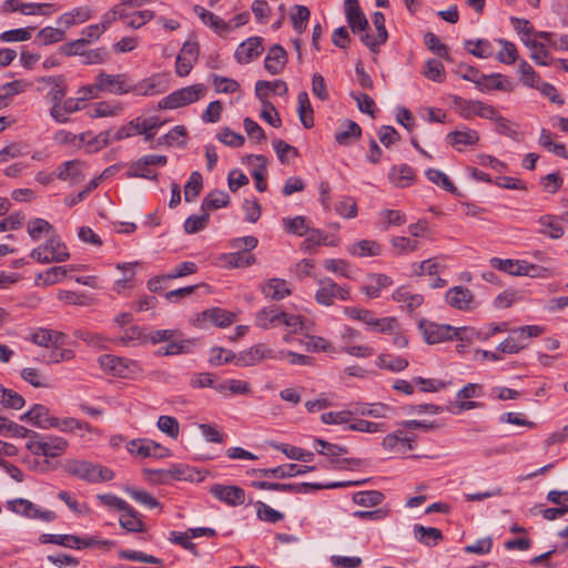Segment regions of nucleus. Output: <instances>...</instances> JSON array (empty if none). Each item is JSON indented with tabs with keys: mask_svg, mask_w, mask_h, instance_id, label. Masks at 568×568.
I'll list each match as a JSON object with an SVG mask.
<instances>
[{
	"mask_svg": "<svg viewBox=\"0 0 568 568\" xmlns=\"http://www.w3.org/2000/svg\"><path fill=\"white\" fill-rule=\"evenodd\" d=\"M367 481H368V479L334 481V483H329V484H320V483L281 484V483H272V481H267V480H254V481H252L251 485L254 488L263 489V490H274V491H282V493H290V494H307L312 490L361 486Z\"/></svg>",
	"mask_w": 568,
	"mask_h": 568,
	"instance_id": "obj_1",
	"label": "nucleus"
},
{
	"mask_svg": "<svg viewBox=\"0 0 568 568\" xmlns=\"http://www.w3.org/2000/svg\"><path fill=\"white\" fill-rule=\"evenodd\" d=\"M65 470L71 476L89 483L109 481L114 478V471L110 468L87 460H69Z\"/></svg>",
	"mask_w": 568,
	"mask_h": 568,
	"instance_id": "obj_2",
	"label": "nucleus"
},
{
	"mask_svg": "<svg viewBox=\"0 0 568 568\" xmlns=\"http://www.w3.org/2000/svg\"><path fill=\"white\" fill-rule=\"evenodd\" d=\"M68 447V442L60 436L42 435L37 432L27 440V448L34 455L45 457L61 456Z\"/></svg>",
	"mask_w": 568,
	"mask_h": 568,
	"instance_id": "obj_3",
	"label": "nucleus"
},
{
	"mask_svg": "<svg viewBox=\"0 0 568 568\" xmlns=\"http://www.w3.org/2000/svg\"><path fill=\"white\" fill-rule=\"evenodd\" d=\"M30 256L39 263L49 264L64 262L69 260L70 254L61 239L52 234L44 244L33 248Z\"/></svg>",
	"mask_w": 568,
	"mask_h": 568,
	"instance_id": "obj_4",
	"label": "nucleus"
},
{
	"mask_svg": "<svg viewBox=\"0 0 568 568\" xmlns=\"http://www.w3.org/2000/svg\"><path fill=\"white\" fill-rule=\"evenodd\" d=\"M99 364L103 371L120 378H131L141 372L136 361L111 354L100 356Z\"/></svg>",
	"mask_w": 568,
	"mask_h": 568,
	"instance_id": "obj_5",
	"label": "nucleus"
},
{
	"mask_svg": "<svg viewBox=\"0 0 568 568\" xmlns=\"http://www.w3.org/2000/svg\"><path fill=\"white\" fill-rule=\"evenodd\" d=\"M205 92L206 88L203 84H193L190 87H185L163 98L159 102L158 108L160 110H165L184 106L196 102L201 97L205 94Z\"/></svg>",
	"mask_w": 568,
	"mask_h": 568,
	"instance_id": "obj_6",
	"label": "nucleus"
},
{
	"mask_svg": "<svg viewBox=\"0 0 568 568\" xmlns=\"http://www.w3.org/2000/svg\"><path fill=\"white\" fill-rule=\"evenodd\" d=\"M349 291L345 286H339L329 277L318 280V288L315 293V301L325 306H331L334 300H349Z\"/></svg>",
	"mask_w": 568,
	"mask_h": 568,
	"instance_id": "obj_7",
	"label": "nucleus"
},
{
	"mask_svg": "<svg viewBox=\"0 0 568 568\" xmlns=\"http://www.w3.org/2000/svg\"><path fill=\"white\" fill-rule=\"evenodd\" d=\"M418 327L427 344L452 341L454 339V335L457 334L454 326L448 324H437L427 320H420Z\"/></svg>",
	"mask_w": 568,
	"mask_h": 568,
	"instance_id": "obj_8",
	"label": "nucleus"
},
{
	"mask_svg": "<svg viewBox=\"0 0 568 568\" xmlns=\"http://www.w3.org/2000/svg\"><path fill=\"white\" fill-rule=\"evenodd\" d=\"M126 448L130 454L138 455L143 458L153 457L160 459L171 455L168 448L149 438L133 439L128 443Z\"/></svg>",
	"mask_w": 568,
	"mask_h": 568,
	"instance_id": "obj_9",
	"label": "nucleus"
},
{
	"mask_svg": "<svg viewBox=\"0 0 568 568\" xmlns=\"http://www.w3.org/2000/svg\"><path fill=\"white\" fill-rule=\"evenodd\" d=\"M7 506L11 511L20 514L29 519H39L41 521L49 523L57 518V515L53 511L40 510L33 503L23 498L9 500Z\"/></svg>",
	"mask_w": 568,
	"mask_h": 568,
	"instance_id": "obj_10",
	"label": "nucleus"
},
{
	"mask_svg": "<svg viewBox=\"0 0 568 568\" xmlns=\"http://www.w3.org/2000/svg\"><path fill=\"white\" fill-rule=\"evenodd\" d=\"M315 466L284 464L274 468H257L250 471L251 475L260 477H274V478H290L297 475H304L308 471L315 470Z\"/></svg>",
	"mask_w": 568,
	"mask_h": 568,
	"instance_id": "obj_11",
	"label": "nucleus"
},
{
	"mask_svg": "<svg viewBox=\"0 0 568 568\" xmlns=\"http://www.w3.org/2000/svg\"><path fill=\"white\" fill-rule=\"evenodd\" d=\"M95 89L113 94H124L133 91L125 74H106L101 71L97 75Z\"/></svg>",
	"mask_w": 568,
	"mask_h": 568,
	"instance_id": "obj_12",
	"label": "nucleus"
},
{
	"mask_svg": "<svg viewBox=\"0 0 568 568\" xmlns=\"http://www.w3.org/2000/svg\"><path fill=\"white\" fill-rule=\"evenodd\" d=\"M266 358L277 359L281 358V356H278L273 349L266 347L264 344H256L248 349L236 354L235 365L241 367L254 366Z\"/></svg>",
	"mask_w": 568,
	"mask_h": 568,
	"instance_id": "obj_13",
	"label": "nucleus"
},
{
	"mask_svg": "<svg viewBox=\"0 0 568 568\" xmlns=\"http://www.w3.org/2000/svg\"><path fill=\"white\" fill-rule=\"evenodd\" d=\"M210 494L232 507L241 506L245 503V491L240 486L214 484L210 487Z\"/></svg>",
	"mask_w": 568,
	"mask_h": 568,
	"instance_id": "obj_14",
	"label": "nucleus"
},
{
	"mask_svg": "<svg viewBox=\"0 0 568 568\" xmlns=\"http://www.w3.org/2000/svg\"><path fill=\"white\" fill-rule=\"evenodd\" d=\"M373 23L376 28L377 36L365 32L361 34V41L374 53L379 49V45L385 43L388 39V33L385 27V16L383 12L376 11L373 14Z\"/></svg>",
	"mask_w": 568,
	"mask_h": 568,
	"instance_id": "obj_15",
	"label": "nucleus"
},
{
	"mask_svg": "<svg viewBox=\"0 0 568 568\" xmlns=\"http://www.w3.org/2000/svg\"><path fill=\"white\" fill-rule=\"evenodd\" d=\"M263 50V39L261 37H251L237 47L234 58L240 64H247L260 57Z\"/></svg>",
	"mask_w": 568,
	"mask_h": 568,
	"instance_id": "obj_16",
	"label": "nucleus"
},
{
	"mask_svg": "<svg viewBox=\"0 0 568 568\" xmlns=\"http://www.w3.org/2000/svg\"><path fill=\"white\" fill-rule=\"evenodd\" d=\"M345 14L346 20L352 29V31L355 32H362L365 33L368 29L369 24L368 21L363 13L358 1L357 0H345Z\"/></svg>",
	"mask_w": 568,
	"mask_h": 568,
	"instance_id": "obj_17",
	"label": "nucleus"
},
{
	"mask_svg": "<svg viewBox=\"0 0 568 568\" xmlns=\"http://www.w3.org/2000/svg\"><path fill=\"white\" fill-rule=\"evenodd\" d=\"M20 419L27 420L39 428L49 429L52 428L53 420H55L57 417L51 416L49 408L44 405L36 404L30 410L24 413Z\"/></svg>",
	"mask_w": 568,
	"mask_h": 568,
	"instance_id": "obj_18",
	"label": "nucleus"
},
{
	"mask_svg": "<svg viewBox=\"0 0 568 568\" xmlns=\"http://www.w3.org/2000/svg\"><path fill=\"white\" fill-rule=\"evenodd\" d=\"M489 264L493 268L505 272L513 276H521L523 274H528L529 270L532 267L530 263L520 260H511V258H499L493 257L489 261Z\"/></svg>",
	"mask_w": 568,
	"mask_h": 568,
	"instance_id": "obj_19",
	"label": "nucleus"
},
{
	"mask_svg": "<svg viewBox=\"0 0 568 568\" xmlns=\"http://www.w3.org/2000/svg\"><path fill=\"white\" fill-rule=\"evenodd\" d=\"M67 335L59 331L38 328L32 335L31 341L42 347L58 348L65 342Z\"/></svg>",
	"mask_w": 568,
	"mask_h": 568,
	"instance_id": "obj_20",
	"label": "nucleus"
},
{
	"mask_svg": "<svg viewBox=\"0 0 568 568\" xmlns=\"http://www.w3.org/2000/svg\"><path fill=\"white\" fill-rule=\"evenodd\" d=\"M445 298L452 307L459 311H468L474 301V294L467 287L454 286L447 291Z\"/></svg>",
	"mask_w": 568,
	"mask_h": 568,
	"instance_id": "obj_21",
	"label": "nucleus"
},
{
	"mask_svg": "<svg viewBox=\"0 0 568 568\" xmlns=\"http://www.w3.org/2000/svg\"><path fill=\"white\" fill-rule=\"evenodd\" d=\"M287 62V53L281 44H274L270 48L265 60L264 68L272 75L280 74Z\"/></svg>",
	"mask_w": 568,
	"mask_h": 568,
	"instance_id": "obj_22",
	"label": "nucleus"
},
{
	"mask_svg": "<svg viewBox=\"0 0 568 568\" xmlns=\"http://www.w3.org/2000/svg\"><path fill=\"white\" fill-rule=\"evenodd\" d=\"M261 288L265 297L274 301H281L292 294L290 284L285 280L277 277L268 280Z\"/></svg>",
	"mask_w": 568,
	"mask_h": 568,
	"instance_id": "obj_23",
	"label": "nucleus"
},
{
	"mask_svg": "<svg viewBox=\"0 0 568 568\" xmlns=\"http://www.w3.org/2000/svg\"><path fill=\"white\" fill-rule=\"evenodd\" d=\"M119 524L129 532H143L146 530L145 524L141 519V515L130 505L119 517Z\"/></svg>",
	"mask_w": 568,
	"mask_h": 568,
	"instance_id": "obj_24",
	"label": "nucleus"
},
{
	"mask_svg": "<svg viewBox=\"0 0 568 568\" xmlns=\"http://www.w3.org/2000/svg\"><path fill=\"white\" fill-rule=\"evenodd\" d=\"M362 136V128L353 120L346 119L342 130L335 133V141L343 146L352 144Z\"/></svg>",
	"mask_w": 568,
	"mask_h": 568,
	"instance_id": "obj_25",
	"label": "nucleus"
},
{
	"mask_svg": "<svg viewBox=\"0 0 568 568\" xmlns=\"http://www.w3.org/2000/svg\"><path fill=\"white\" fill-rule=\"evenodd\" d=\"M477 89L480 91L501 90L510 91L511 85L509 80L500 73H493L489 75L481 74L477 82Z\"/></svg>",
	"mask_w": 568,
	"mask_h": 568,
	"instance_id": "obj_26",
	"label": "nucleus"
},
{
	"mask_svg": "<svg viewBox=\"0 0 568 568\" xmlns=\"http://www.w3.org/2000/svg\"><path fill=\"white\" fill-rule=\"evenodd\" d=\"M565 216H556V215H544L539 217L538 223L540 224L539 233L547 235L551 239H560L564 235V229L560 225V221L564 220Z\"/></svg>",
	"mask_w": 568,
	"mask_h": 568,
	"instance_id": "obj_27",
	"label": "nucleus"
},
{
	"mask_svg": "<svg viewBox=\"0 0 568 568\" xmlns=\"http://www.w3.org/2000/svg\"><path fill=\"white\" fill-rule=\"evenodd\" d=\"M82 163L78 160L67 161L59 166L58 179L78 183L84 179Z\"/></svg>",
	"mask_w": 568,
	"mask_h": 568,
	"instance_id": "obj_28",
	"label": "nucleus"
},
{
	"mask_svg": "<svg viewBox=\"0 0 568 568\" xmlns=\"http://www.w3.org/2000/svg\"><path fill=\"white\" fill-rule=\"evenodd\" d=\"M389 180L397 187H406L415 180V172L407 164L394 165L389 171Z\"/></svg>",
	"mask_w": 568,
	"mask_h": 568,
	"instance_id": "obj_29",
	"label": "nucleus"
},
{
	"mask_svg": "<svg viewBox=\"0 0 568 568\" xmlns=\"http://www.w3.org/2000/svg\"><path fill=\"white\" fill-rule=\"evenodd\" d=\"M393 300L397 303H402L408 312H413L417 307H419L423 302L424 297L420 294H413L406 287H399L397 288L393 295Z\"/></svg>",
	"mask_w": 568,
	"mask_h": 568,
	"instance_id": "obj_30",
	"label": "nucleus"
},
{
	"mask_svg": "<svg viewBox=\"0 0 568 568\" xmlns=\"http://www.w3.org/2000/svg\"><path fill=\"white\" fill-rule=\"evenodd\" d=\"M194 12L199 16L203 23L212 28L217 33L227 32L231 29L229 23H226L213 12L204 9L203 7L195 6Z\"/></svg>",
	"mask_w": 568,
	"mask_h": 568,
	"instance_id": "obj_31",
	"label": "nucleus"
},
{
	"mask_svg": "<svg viewBox=\"0 0 568 568\" xmlns=\"http://www.w3.org/2000/svg\"><path fill=\"white\" fill-rule=\"evenodd\" d=\"M414 536L426 546H436L443 539V534L438 528L425 527L419 524L414 526Z\"/></svg>",
	"mask_w": 568,
	"mask_h": 568,
	"instance_id": "obj_32",
	"label": "nucleus"
},
{
	"mask_svg": "<svg viewBox=\"0 0 568 568\" xmlns=\"http://www.w3.org/2000/svg\"><path fill=\"white\" fill-rule=\"evenodd\" d=\"M92 16V11L88 7L75 8L69 12L63 13L58 23L63 24L67 29L88 21Z\"/></svg>",
	"mask_w": 568,
	"mask_h": 568,
	"instance_id": "obj_33",
	"label": "nucleus"
},
{
	"mask_svg": "<svg viewBox=\"0 0 568 568\" xmlns=\"http://www.w3.org/2000/svg\"><path fill=\"white\" fill-rule=\"evenodd\" d=\"M229 203L230 195L225 191L213 190L203 199L201 210L205 212L217 210L227 206Z\"/></svg>",
	"mask_w": 568,
	"mask_h": 568,
	"instance_id": "obj_34",
	"label": "nucleus"
},
{
	"mask_svg": "<svg viewBox=\"0 0 568 568\" xmlns=\"http://www.w3.org/2000/svg\"><path fill=\"white\" fill-rule=\"evenodd\" d=\"M203 321H210L212 324L226 327L234 321V314L222 310L220 307H213L202 313Z\"/></svg>",
	"mask_w": 568,
	"mask_h": 568,
	"instance_id": "obj_35",
	"label": "nucleus"
},
{
	"mask_svg": "<svg viewBox=\"0 0 568 568\" xmlns=\"http://www.w3.org/2000/svg\"><path fill=\"white\" fill-rule=\"evenodd\" d=\"M52 425H53L52 428H58L61 432H65V433H72V432L79 430L81 433V435L85 432L90 433L92 430V427L90 424H88L87 422L73 418V417H68V418H63V419H60L57 417V419L53 420Z\"/></svg>",
	"mask_w": 568,
	"mask_h": 568,
	"instance_id": "obj_36",
	"label": "nucleus"
},
{
	"mask_svg": "<svg viewBox=\"0 0 568 568\" xmlns=\"http://www.w3.org/2000/svg\"><path fill=\"white\" fill-rule=\"evenodd\" d=\"M214 389L223 395H244L250 393V384L240 379H226L217 383Z\"/></svg>",
	"mask_w": 568,
	"mask_h": 568,
	"instance_id": "obj_37",
	"label": "nucleus"
},
{
	"mask_svg": "<svg viewBox=\"0 0 568 568\" xmlns=\"http://www.w3.org/2000/svg\"><path fill=\"white\" fill-rule=\"evenodd\" d=\"M298 108L297 112L300 120L304 128L311 129L314 126L313 109L308 99V94L305 91H301L297 95Z\"/></svg>",
	"mask_w": 568,
	"mask_h": 568,
	"instance_id": "obj_38",
	"label": "nucleus"
},
{
	"mask_svg": "<svg viewBox=\"0 0 568 568\" xmlns=\"http://www.w3.org/2000/svg\"><path fill=\"white\" fill-rule=\"evenodd\" d=\"M427 179L444 189L445 191L456 195V196H463L462 192L457 190V187L454 185V183L450 181V179L442 171L436 169H428L425 172Z\"/></svg>",
	"mask_w": 568,
	"mask_h": 568,
	"instance_id": "obj_39",
	"label": "nucleus"
},
{
	"mask_svg": "<svg viewBox=\"0 0 568 568\" xmlns=\"http://www.w3.org/2000/svg\"><path fill=\"white\" fill-rule=\"evenodd\" d=\"M368 280L372 284L366 285L363 290L371 298L378 297L382 288H386L393 284V280L385 274H369Z\"/></svg>",
	"mask_w": 568,
	"mask_h": 568,
	"instance_id": "obj_40",
	"label": "nucleus"
},
{
	"mask_svg": "<svg viewBox=\"0 0 568 568\" xmlns=\"http://www.w3.org/2000/svg\"><path fill=\"white\" fill-rule=\"evenodd\" d=\"M348 252L358 257L377 256L381 254V245L375 241L362 240L353 244Z\"/></svg>",
	"mask_w": 568,
	"mask_h": 568,
	"instance_id": "obj_41",
	"label": "nucleus"
},
{
	"mask_svg": "<svg viewBox=\"0 0 568 568\" xmlns=\"http://www.w3.org/2000/svg\"><path fill=\"white\" fill-rule=\"evenodd\" d=\"M119 341L122 345L145 344L148 343V329L136 325L130 326L123 331Z\"/></svg>",
	"mask_w": 568,
	"mask_h": 568,
	"instance_id": "obj_42",
	"label": "nucleus"
},
{
	"mask_svg": "<svg viewBox=\"0 0 568 568\" xmlns=\"http://www.w3.org/2000/svg\"><path fill=\"white\" fill-rule=\"evenodd\" d=\"M123 490L136 503L146 508H156L160 506L159 500L145 490L136 489L133 486H125Z\"/></svg>",
	"mask_w": 568,
	"mask_h": 568,
	"instance_id": "obj_43",
	"label": "nucleus"
},
{
	"mask_svg": "<svg viewBox=\"0 0 568 568\" xmlns=\"http://www.w3.org/2000/svg\"><path fill=\"white\" fill-rule=\"evenodd\" d=\"M276 449L282 452L290 459L300 460L304 463H311L314 459L313 452L296 446L280 444L276 446Z\"/></svg>",
	"mask_w": 568,
	"mask_h": 568,
	"instance_id": "obj_44",
	"label": "nucleus"
},
{
	"mask_svg": "<svg viewBox=\"0 0 568 568\" xmlns=\"http://www.w3.org/2000/svg\"><path fill=\"white\" fill-rule=\"evenodd\" d=\"M314 445L321 447L316 449L320 455L329 457L331 459H337L339 456L348 453V448L346 446L332 444L321 438H316L314 440Z\"/></svg>",
	"mask_w": 568,
	"mask_h": 568,
	"instance_id": "obj_45",
	"label": "nucleus"
},
{
	"mask_svg": "<svg viewBox=\"0 0 568 568\" xmlns=\"http://www.w3.org/2000/svg\"><path fill=\"white\" fill-rule=\"evenodd\" d=\"M280 316H284V312H278L275 307H264L256 314L255 322L258 327L267 329L280 322Z\"/></svg>",
	"mask_w": 568,
	"mask_h": 568,
	"instance_id": "obj_46",
	"label": "nucleus"
},
{
	"mask_svg": "<svg viewBox=\"0 0 568 568\" xmlns=\"http://www.w3.org/2000/svg\"><path fill=\"white\" fill-rule=\"evenodd\" d=\"M376 365L390 372H402L408 366V361L400 356L393 357L389 354H381L377 357Z\"/></svg>",
	"mask_w": 568,
	"mask_h": 568,
	"instance_id": "obj_47",
	"label": "nucleus"
},
{
	"mask_svg": "<svg viewBox=\"0 0 568 568\" xmlns=\"http://www.w3.org/2000/svg\"><path fill=\"white\" fill-rule=\"evenodd\" d=\"M67 273V266H53L45 272L39 273L36 277V283L40 284L41 281L43 285H53L64 278Z\"/></svg>",
	"mask_w": 568,
	"mask_h": 568,
	"instance_id": "obj_48",
	"label": "nucleus"
},
{
	"mask_svg": "<svg viewBox=\"0 0 568 568\" xmlns=\"http://www.w3.org/2000/svg\"><path fill=\"white\" fill-rule=\"evenodd\" d=\"M199 471L187 465H174L172 468L169 469V480L170 479H178V480H199L201 481L203 477H197Z\"/></svg>",
	"mask_w": 568,
	"mask_h": 568,
	"instance_id": "obj_49",
	"label": "nucleus"
},
{
	"mask_svg": "<svg viewBox=\"0 0 568 568\" xmlns=\"http://www.w3.org/2000/svg\"><path fill=\"white\" fill-rule=\"evenodd\" d=\"M384 499V494L378 490L358 491L353 495V501L359 506L374 507Z\"/></svg>",
	"mask_w": 568,
	"mask_h": 568,
	"instance_id": "obj_50",
	"label": "nucleus"
},
{
	"mask_svg": "<svg viewBox=\"0 0 568 568\" xmlns=\"http://www.w3.org/2000/svg\"><path fill=\"white\" fill-rule=\"evenodd\" d=\"M224 261L230 267H245L255 263V257L247 250L229 253L224 255Z\"/></svg>",
	"mask_w": 568,
	"mask_h": 568,
	"instance_id": "obj_51",
	"label": "nucleus"
},
{
	"mask_svg": "<svg viewBox=\"0 0 568 568\" xmlns=\"http://www.w3.org/2000/svg\"><path fill=\"white\" fill-rule=\"evenodd\" d=\"M464 44L467 51L476 58L486 59L491 54V44L486 39L466 40Z\"/></svg>",
	"mask_w": 568,
	"mask_h": 568,
	"instance_id": "obj_52",
	"label": "nucleus"
},
{
	"mask_svg": "<svg viewBox=\"0 0 568 568\" xmlns=\"http://www.w3.org/2000/svg\"><path fill=\"white\" fill-rule=\"evenodd\" d=\"M450 140V144L457 145H474L478 142L479 135L475 130L467 131H454L447 135Z\"/></svg>",
	"mask_w": 568,
	"mask_h": 568,
	"instance_id": "obj_53",
	"label": "nucleus"
},
{
	"mask_svg": "<svg viewBox=\"0 0 568 568\" xmlns=\"http://www.w3.org/2000/svg\"><path fill=\"white\" fill-rule=\"evenodd\" d=\"M203 179L200 172L194 171L191 173L187 183L184 186L185 202H192L201 192Z\"/></svg>",
	"mask_w": 568,
	"mask_h": 568,
	"instance_id": "obj_54",
	"label": "nucleus"
},
{
	"mask_svg": "<svg viewBox=\"0 0 568 568\" xmlns=\"http://www.w3.org/2000/svg\"><path fill=\"white\" fill-rule=\"evenodd\" d=\"M293 9L295 10L291 16L293 28L296 32L303 33L310 20L311 11L307 7L301 4L294 6Z\"/></svg>",
	"mask_w": 568,
	"mask_h": 568,
	"instance_id": "obj_55",
	"label": "nucleus"
},
{
	"mask_svg": "<svg viewBox=\"0 0 568 568\" xmlns=\"http://www.w3.org/2000/svg\"><path fill=\"white\" fill-rule=\"evenodd\" d=\"M145 161L144 156L140 158L138 161L131 163L129 171L126 172L128 178H142L149 180H158V174L153 173L150 170V164H142Z\"/></svg>",
	"mask_w": 568,
	"mask_h": 568,
	"instance_id": "obj_56",
	"label": "nucleus"
},
{
	"mask_svg": "<svg viewBox=\"0 0 568 568\" xmlns=\"http://www.w3.org/2000/svg\"><path fill=\"white\" fill-rule=\"evenodd\" d=\"M423 74L435 82H443L445 80V69L443 63L437 59H429L425 63Z\"/></svg>",
	"mask_w": 568,
	"mask_h": 568,
	"instance_id": "obj_57",
	"label": "nucleus"
},
{
	"mask_svg": "<svg viewBox=\"0 0 568 568\" xmlns=\"http://www.w3.org/2000/svg\"><path fill=\"white\" fill-rule=\"evenodd\" d=\"M211 78L217 93H234L240 89L239 82L234 79L219 74H212Z\"/></svg>",
	"mask_w": 568,
	"mask_h": 568,
	"instance_id": "obj_58",
	"label": "nucleus"
},
{
	"mask_svg": "<svg viewBox=\"0 0 568 568\" xmlns=\"http://www.w3.org/2000/svg\"><path fill=\"white\" fill-rule=\"evenodd\" d=\"M144 124V119L136 118L131 120L128 124L121 126L114 134L115 141H121L128 138H131L135 134H141L142 126Z\"/></svg>",
	"mask_w": 568,
	"mask_h": 568,
	"instance_id": "obj_59",
	"label": "nucleus"
},
{
	"mask_svg": "<svg viewBox=\"0 0 568 568\" xmlns=\"http://www.w3.org/2000/svg\"><path fill=\"white\" fill-rule=\"evenodd\" d=\"M53 226L43 219H33L28 223V233L32 240L37 241L44 234H51Z\"/></svg>",
	"mask_w": 568,
	"mask_h": 568,
	"instance_id": "obj_60",
	"label": "nucleus"
},
{
	"mask_svg": "<svg viewBox=\"0 0 568 568\" xmlns=\"http://www.w3.org/2000/svg\"><path fill=\"white\" fill-rule=\"evenodd\" d=\"M232 361L236 362V354L231 349H225L223 347H213L211 349V356L209 358V363L212 366H221L224 364H229Z\"/></svg>",
	"mask_w": 568,
	"mask_h": 568,
	"instance_id": "obj_61",
	"label": "nucleus"
},
{
	"mask_svg": "<svg viewBox=\"0 0 568 568\" xmlns=\"http://www.w3.org/2000/svg\"><path fill=\"white\" fill-rule=\"evenodd\" d=\"M37 38L43 45H49L64 40L65 33L62 29L45 27L38 32Z\"/></svg>",
	"mask_w": 568,
	"mask_h": 568,
	"instance_id": "obj_62",
	"label": "nucleus"
},
{
	"mask_svg": "<svg viewBox=\"0 0 568 568\" xmlns=\"http://www.w3.org/2000/svg\"><path fill=\"white\" fill-rule=\"evenodd\" d=\"M159 429L170 436L173 439H176L180 434V425L175 417L162 415L158 419Z\"/></svg>",
	"mask_w": 568,
	"mask_h": 568,
	"instance_id": "obj_63",
	"label": "nucleus"
},
{
	"mask_svg": "<svg viewBox=\"0 0 568 568\" xmlns=\"http://www.w3.org/2000/svg\"><path fill=\"white\" fill-rule=\"evenodd\" d=\"M256 515L260 520L272 524L278 523L284 518V515L282 513L273 509L263 501L256 503Z\"/></svg>",
	"mask_w": 568,
	"mask_h": 568,
	"instance_id": "obj_64",
	"label": "nucleus"
}]
</instances>
